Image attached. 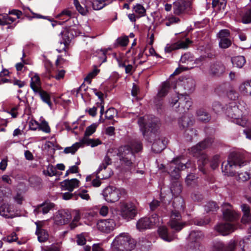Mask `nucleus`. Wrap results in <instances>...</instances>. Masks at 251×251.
Here are the masks:
<instances>
[{
    "label": "nucleus",
    "mask_w": 251,
    "mask_h": 251,
    "mask_svg": "<svg viewBox=\"0 0 251 251\" xmlns=\"http://www.w3.org/2000/svg\"><path fill=\"white\" fill-rule=\"evenodd\" d=\"M180 158H177L175 159L171 163L169 173L171 177L175 179L179 178L180 177V171L186 168L187 164L184 162H179Z\"/></svg>",
    "instance_id": "12"
},
{
    "label": "nucleus",
    "mask_w": 251,
    "mask_h": 251,
    "mask_svg": "<svg viewBox=\"0 0 251 251\" xmlns=\"http://www.w3.org/2000/svg\"><path fill=\"white\" fill-rule=\"evenodd\" d=\"M196 115L199 120L203 122H208L210 120V116L202 108L198 109L196 112Z\"/></svg>",
    "instance_id": "32"
},
{
    "label": "nucleus",
    "mask_w": 251,
    "mask_h": 251,
    "mask_svg": "<svg viewBox=\"0 0 251 251\" xmlns=\"http://www.w3.org/2000/svg\"><path fill=\"white\" fill-rule=\"evenodd\" d=\"M247 160L244 154L241 153H231L226 162H224L222 165L223 173L225 175L232 176L235 172V168L238 166L241 167L245 166Z\"/></svg>",
    "instance_id": "4"
},
{
    "label": "nucleus",
    "mask_w": 251,
    "mask_h": 251,
    "mask_svg": "<svg viewBox=\"0 0 251 251\" xmlns=\"http://www.w3.org/2000/svg\"><path fill=\"white\" fill-rule=\"evenodd\" d=\"M100 179H102L98 177L97 170L95 174L88 176L86 178V181H92V185L95 187H98L100 185L101 181Z\"/></svg>",
    "instance_id": "33"
},
{
    "label": "nucleus",
    "mask_w": 251,
    "mask_h": 251,
    "mask_svg": "<svg viewBox=\"0 0 251 251\" xmlns=\"http://www.w3.org/2000/svg\"><path fill=\"white\" fill-rule=\"evenodd\" d=\"M170 104L176 111L184 113L192 106V101L188 95L177 94L172 97Z\"/></svg>",
    "instance_id": "6"
},
{
    "label": "nucleus",
    "mask_w": 251,
    "mask_h": 251,
    "mask_svg": "<svg viewBox=\"0 0 251 251\" xmlns=\"http://www.w3.org/2000/svg\"><path fill=\"white\" fill-rule=\"evenodd\" d=\"M111 1V0H94L92 2V6L94 10H100Z\"/></svg>",
    "instance_id": "36"
},
{
    "label": "nucleus",
    "mask_w": 251,
    "mask_h": 251,
    "mask_svg": "<svg viewBox=\"0 0 251 251\" xmlns=\"http://www.w3.org/2000/svg\"><path fill=\"white\" fill-rule=\"evenodd\" d=\"M241 251H251V236L245 237L239 242Z\"/></svg>",
    "instance_id": "31"
},
{
    "label": "nucleus",
    "mask_w": 251,
    "mask_h": 251,
    "mask_svg": "<svg viewBox=\"0 0 251 251\" xmlns=\"http://www.w3.org/2000/svg\"><path fill=\"white\" fill-rule=\"evenodd\" d=\"M170 89V85L169 81H165L161 84L160 88L158 92L155 103L158 112L162 111V102L158 99L165 97L168 93Z\"/></svg>",
    "instance_id": "16"
},
{
    "label": "nucleus",
    "mask_w": 251,
    "mask_h": 251,
    "mask_svg": "<svg viewBox=\"0 0 251 251\" xmlns=\"http://www.w3.org/2000/svg\"><path fill=\"white\" fill-rule=\"evenodd\" d=\"M213 142V139L212 137L207 138L203 141L193 147L190 150V153L193 156L198 158L199 169L203 173H205L203 167L207 163L208 160L207 155L204 153L203 151L209 147Z\"/></svg>",
    "instance_id": "3"
},
{
    "label": "nucleus",
    "mask_w": 251,
    "mask_h": 251,
    "mask_svg": "<svg viewBox=\"0 0 251 251\" xmlns=\"http://www.w3.org/2000/svg\"><path fill=\"white\" fill-rule=\"evenodd\" d=\"M74 5L76 9V10L82 15H85L87 12V9L85 6H82L79 3V1L77 0H74Z\"/></svg>",
    "instance_id": "49"
},
{
    "label": "nucleus",
    "mask_w": 251,
    "mask_h": 251,
    "mask_svg": "<svg viewBox=\"0 0 251 251\" xmlns=\"http://www.w3.org/2000/svg\"><path fill=\"white\" fill-rule=\"evenodd\" d=\"M170 191L173 195L176 196L177 195L179 194L181 191V186L178 182H176L171 187Z\"/></svg>",
    "instance_id": "54"
},
{
    "label": "nucleus",
    "mask_w": 251,
    "mask_h": 251,
    "mask_svg": "<svg viewBox=\"0 0 251 251\" xmlns=\"http://www.w3.org/2000/svg\"><path fill=\"white\" fill-rule=\"evenodd\" d=\"M236 226L230 223H221L215 226V230L223 235H226L233 232Z\"/></svg>",
    "instance_id": "19"
},
{
    "label": "nucleus",
    "mask_w": 251,
    "mask_h": 251,
    "mask_svg": "<svg viewBox=\"0 0 251 251\" xmlns=\"http://www.w3.org/2000/svg\"><path fill=\"white\" fill-rule=\"evenodd\" d=\"M142 149V145L140 141H132L130 144L120 147L118 149L117 155L121 162L125 165L130 167L135 158V153Z\"/></svg>",
    "instance_id": "2"
},
{
    "label": "nucleus",
    "mask_w": 251,
    "mask_h": 251,
    "mask_svg": "<svg viewBox=\"0 0 251 251\" xmlns=\"http://www.w3.org/2000/svg\"><path fill=\"white\" fill-rule=\"evenodd\" d=\"M71 12L69 10H64L62 11L57 16V17L60 20H63L62 22L64 23L71 20Z\"/></svg>",
    "instance_id": "46"
},
{
    "label": "nucleus",
    "mask_w": 251,
    "mask_h": 251,
    "mask_svg": "<svg viewBox=\"0 0 251 251\" xmlns=\"http://www.w3.org/2000/svg\"><path fill=\"white\" fill-rule=\"evenodd\" d=\"M79 181L76 178L66 179L61 182V185L63 189L72 192L75 188L78 187Z\"/></svg>",
    "instance_id": "24"
},
{
    "label": "nucleus",
    "mask_w": 251,
    "mask_h": 251,
    "mask_svg": "<svg viewBox=\"0 0 251 251\" xmlns=\"http://www.w3.org/2000/svg\"><path fill=\"white\" fill-rule=\"evenodd\" d=\"M116 226L115 221L111 219L101 220L97 223L98 229L104 233H110L113 231Z\"/></svg>",
    "instance_id": "17"
},
{
    "label": "nucleus",
    "mask_w": 251,
    "mask_h": 251,
    "mask_svg": "<svg viewBox=\"0 0 251 251\" xmlns=\"http://www.w3.org/2000/svg\"><path fill=\"white\" fill-rule=\"evenodd\" d=\"M167 141L162 138L156 139L152 145V150L155 153L160 152L166 148Z\"/></svg>",
    "instance_id": "26"
},
{
    "label": "nucleus",
    "mask_w": 251,
    "mask_h": 251,
    "mask_svg": "<svg viewBox=\"0 0 251 251\" xmlns=\"http://www.w3.org/2000/svg\"><path fill=\"white\" fill-rule=\"evenodd\" d=\"M250 178V174L245 172L238 174L237 179L238 181L244 182L247 181Z\"/></svg>",
    "instance_id": "59"
},
{
    "label": "nucleus",
    "mask_w": 251,
    "mask_h": 251,
    "mask_svg": "<svg viewBox=\"0 0 251 251\" xmlns=\"http://www.w3.org/2000/svg\"><path fill=\"white\" fill-rule=\"evenodd\" d=\"M203 234L200 231H193L189 234V239L192 242H199L203 237Z\"/></svg>",
    "instance_id": "43"
},
{
    "label": "nucleus",
    "mask_w": 251,
    "mask_h": 251,
    "mask_svg": "<svg viewBox=\"0 0 251 251\" xmlns=\"http://www.w3.org/2000/svg\"><path fill=\"white\" fill-rule=\"evenodd\" d=\"M138 123L144 137L147 140H149V131L151 133H154L159 128L160 125L158 119L153 116L140 117Z\"/></svg>",
    "instance_id": "5"
},
{
    "label": "nucleus",
    "mask_w": 251,
    "mask_h": 251,
    "mask_svg": "<svg viewBox=\"0 0 251 251\" xmlns=\"http://www.w3.org/2000/svg\"><path fill=\"white\" fill-rule=\"evenodd\" d=\"M128 42L129 40L127 36L120 37L116 39L113 44V47L114 48H117L119 46L125 47L127 45Z\"/></svg>",
    "instance_id": "40"
},
{
    "label": "nucleus",
    "mask_w": 251,
    "mask_h": 251,
    "mask_svg": "<svg viewBox=\"0 0 251 251\" xmlns=\"http://www.w3.org/2000/svg\"><path fill=\"white\" fill-rule=\"evenodd\" d=\"M191 43V41L188 38H186L184 41H179L171 44H168L165 48V51L166 52H171L174 50L186 49Z\"/></svg>",
    "instance_id": "18"
},
{
    "label": "nucleus",
    "mask_w": 251,
    "mask_h": 251,
    "mask_svg": "<svg viewBox=\"0 0 251 251\" xmlns=\"http://www.w3.org/2000/svg\"><path fill=\"white\" fill-rule=\"evenodd\" d=\"M20 107V105L14 106L11 108L10 111H7V112L10 114L13 118H16L18 115V111L21 110Z\"/></svg>",
    "instance_id": "58"
},
{
    "label": "nucleus",
    "mask_w": 251,
    "mask_h": 251,
    "mask_svg": "<svg viewBox=\"0 0 251 251\" xmlns=\"http://www.w3.org/2000/svg\"><path fill=\"white\" fill-rule=\"evenodd\" d=\"M236 245L235 240H231L226 245H225L221 242H218L215 243L214 247L218 251H234Z\"/></svg>",
    "instance_id": "21"
},
{
    "label": "nucleus",
    "mask_w": 251,
    "mask_h": 251,
    "mask_svg": "<svg viewBox=\"0 0 251 251\" xmlns=\"http://www.w3.org/2000/svg\"><path fill=\"white\" fill-rule=\"evenodd\" d=\"M150 220V222L151 226L157 225L159 224V218L157 214H152L151 217L148 218Z\"/></svg>",
    "instance_id": "63"
},
{
    "label": "nucleus",
    "mask_w": 251,
    "mask_h": 251,
    "mask_svg": "<svg viewBox=\"0 0 251 251\" xmlns=\"http://www.w3.org/2000/svg\"><path fill=\"white\" fill-rule=\"evenodd\" d=\"M133 12L136 15L137 18H139L146 15V10L142 4L138 3L133 6Z\"/></svg>",
    "instance_id": "34"
},
{
    "label": "nucleus",
    "mask_w": 251,
    "mask_h": 251,
    "mask_svg": "<svg viewBox=\"0 0 251 251\" xmlns=\"http://www.w3.org/2000/svg\"><path fill=\"white\" fill-rule=\"evenodd\" d=\"M0 215L5 218H13L15 216L12 205L3 203L0 206Z\"/></svg>",
    "instance_id": "23"
},
{
    "label": "nucleus",
    "mask_w": 251,
    "mask_h": 251,
    "mask_svg": "<svg viewBox=\"0 0 251 251\" xmlns=\"http://www.w3.org/2000/svg\"><path fill=\"white\" fill-rule=\"evenodd\" d=\"M43 172L45 176H52L57 175L56 168L52 165H49L47 166V169L44 170Z\"/></svg>",
    "instance_id": "45"
},
{
    "label": "nucleus",
    "mask_w": 251,
    "mask_h": 251,
    "mask_svg": "<svg viewBox=\"0 0 251 251\" xmlns=\"http://www.w3.org/2000/svg\"><path fill=\"white\" fill-rule=\"evenodd\" d=\"M217 204L214 201L209 202L205 206V210L207 212L215 211L218 209Z\"/></svg>",
    "instance_id": "57"
},
{
    "label": "nucleus",
    "mask_w": 251,
    "mask_h": 251,
    "mask_svg": "<svg viewBox=\"0 0 251 251\" xmlns=\"http://www.w3.org/2000/svg\"><path fill=\"white\" fill-rule=\"evenodd\" d=\"M194 121L191 118L186 115L182 116L178 120V124L180 128L185 129V136L186 140L191 141L193 136L197 135V130L193 128H189L193 125Z\"/></svg>",
    "instance_id": "9"
},
{
    "label": "nucleus",
    "mask_w": 251,
    "mask_h": 251,
    "mask_svg": "<svg viewBox=\"0 0 251 251\" xmlns=\"http://www.w3.org/2000/svg\"><path fill=\"white\" fill-rule=\"evenodd\" d=\"M113 246H118L127 251L133 250L136 245L135 240L127 233H122L116 236L113 241Z\"/></svg>",
    "instance_id": "8"
},
{
    "label": "nucleus",
    "mask_w": 251,
    "mask_h": 251,
    "mask_svg": "<svg viewBox=\"0 0 251 251\" xmlns=\"http://www.w3.org/2000/svg\"><path fill=\"white\" fill-rule=\"evenodd\" d=\"M125 193V190L123 189L108 186L103 189L102 195L105 201L108 202L113 203L118 201L121 196Z\"/></svg>",
    "instance_id": "10"
},
{
    "label": "nucleus",
    "mask_w": 251,
    "mask_h": 251,
    "mask_svg": "<svg viewBox=\"0 0 251 251\" xmlns=\"http://www.w3.org/2000/svg\"><path fill=\"white\" fill-rule=\"evenodd\" d=\"M36 234L38 237V240L40 242H44L47 241L49 237V235L48 232L42 229L41 227H39L38 224L36 223Z\"/></svg>",
    "instance_id": "29"
},
{
    "label": "nucleus",
    "mask_w": 251,
    "mask_h": 251,
    "mask_svg": "<svg viewBox=\"0 0 251 251\" xmlns=\"http://www.w3.org/2000/svg\"><path fill=\"white\" fill-rule=\"evenodd\" d=\"M222 211L224 219L229 222H234L239 217V214L233 209L232 205L228 203H224Z\"/></svg>",
    "instance_id": "14"
},
{
    "label": "nucleus",
    "mask_w": 251,
    "mask_h": 251,
    "mask_svg": "<svg viewBox=\"0 0 251 251\" xmlns=\"http://www.w3.org/2000/svg\"><path fill=\"white\" fill-rule=\"evenodd\" d=\"M16 19L9 16L8 14H0V25H5L11 24L15 21Z\"/></svg>",
    "instance_id": "41"
},
{
    "label": "nucleus",
    "mask_w": 251,
    "mask_h": 251,
    "mask_svg": "<svg viewBox=\"0 0 251 251\" xmlns=\"http://www.w3.org/2000/svg\"><path fill=\"white\" fill-rule=\"evenodd\" d=\"M98 125L96 124H93L88 126L85 131V136H89L93 134L97 127Z\"/></svg>",
    "instance_id": "55"
},
{
    "label": "nucleus",
    "mask_w": 251,
    "mask_h": 251,
    "mask_svg": "<svg viewBox=\"0 0 251 251\" xmlns=\"http://www.w3.org/2000/svg\"><path fill=\"white\" fill-rule=\"evenodd\" d=\"M173 206L175 209L172 211L169 225L174 231L172 233H169L165 226H160L158 229L160 237L163 240L169 242L176 239V232H179L186 225V222L180 221L181 215L180 212L183 211L185 207L183 200L181 198L176 197L173 201Z\"/></svg>",
    "instance_id": "1"
},
{
    "label": "nucleus",
    "mask_w": 251,
    "mask_h": 251,
    "mask_svg": "<svg viewBox=\"0 0 251 251\" xmlns=\"http://www.w3.org/2000/svg\"><path fill=\"white\" fill-rule=\"evenodd\" d=\"M241 222L244 224H251V212L247 215L246 214H244L241 219Z\"/></svg>",
    "instance_id": "64"
},
{
    "label": "nucleus",
    "mask_w": 251,
    "mask_h": 251,
    "mask_svg": "<svg viewBox=\"0 0 251 251\" xmlns=\"http://www.w3.org/2000/svg\"><path fill=\"white\" fill-rule=\"evenodd\" d=\"M30 85L34 93L41 89L40 79L37 74H35L31 77Z\"/></svg>",
    "instance_id": "30"
},
{
    "label": "nucleus",
    "mask_w": 251,
    "mask_h": 251,
    "mask_svg": "<svg viewBox=\"0 0 251 251\" xmlns=\"http://www.w3.org/2000/svg\"><path fill=\"white\" fill-rule=\"evenodd\" d=\"M86 240L83 233L78 234L76 236V243L77 245L82 246L85 244Z\"/></svg>",
    "instance_id": "62"
},
{
    "label": "nucleus",
    "mask_w": 251,
    "mask_h": 251,
    "mask_svg": "<svg viewBox=\"0 0 251 251\" xmlns=\"http://www.w3.org/2000/svg\"><path fill=\"white\" fill-rule=\"evenodd\" d=\"M82 144L80 142H76L72 146L66 147L64 149L63 152L66 154H74L77 150L81 147Z\"/></svg>",
    "instance_id": "44"
},
{
    "label": "nucleus",
    "mask_w": 251,
    "mask_h": 251,
    "mask_svg": "<svg viewBox=\"0 0 251 251\" xmlns=\"http://www.w3.org/2000/svg\"><path fill=\"white\" fill-rule=\"evenodd\" d=\"M99 71V70L95 69L92 71L90 72L85 78V81L90 84L92 79L94 78L98 74Z\"/></svg>",
    "instance_id": "52"
},
{
    "label": "nucleus",
    "mask_w": 251,
    "mask_h": 251,
    "mask_svg": "<svg viewBox=\"0 0 251 251\" xmlns=\"http://www.w3.org/2000/svg\"><path fill=\"white\" fill-rule=\"evenodd\" d=\"M151 226L150 220L147 217L140 219L136 224V227L139 230L151 228Z\"/></svg>",
    "instance_id": "28"
},
{
    "label": "nucleus",
    "mask_w": 251,
    "mask_h": 251,
    "mask_svg": "<svg viewBox=\"0 0 251 251\" xmlns=\"http://www.w3.org/2000/svg\"><path fill=\"white\" fill-rule=\"evenodd\" d=\"M242 22L244 24H250L251 23V7L245 9L241 13Z\"/></svg>",
    "instance_id": "37"
},
{
    "label": "nucleus",
    "mask_w": 251,
    "mask_h": 251,
    "mask_svg": "<svg viewBox=\"0 0 251 251\" xmlns=\"http://www.w3.org/2000/svg\"><path fill=\"white\" fill-rule=\"evenodd\" d=\"M53 206L54 204L52 203H43L36 207L34 210V213L36 215L41 213L45 214L48 213Z\"/></svg>",
    "instance_id": "27"
},
{
    "label": "nucleus",
    "mask_w": 251,
    "mask_h": 251,
    "mask_svg": "<svg viewBox=\"0 0 251 251\" xmlns=\"http://www.w3.org/2000/svg\"><path fill=\"white\" fill-rule=\"evenodd\" d=\"M111 163V159L108 156H106L97 170L98 177L101 179H107L110 177L113 173L110 170H106V168Z\"/></svg>",
    "instance_id": "15"
},
{
    "label": "nucleus",
    "mask_w": 251,
    "mask_h": 251,
    "mask_svg": "<svg viewBox=\"0 0 251 251\" xmlns=\"http://www.w3.org/2000/svg\"><path fill=\"white\" fill-rule=\"evenodd\" d=\"M183 85H184L185 90L187 91L189 93H191L194 90L195 82L193 78H188L183 81Z\"/></svg>",
    "instance_id": "38"
},
{
    "label": "nucleus",
    "mask_w": 251,
    "mask_h": 251,
    "mask_svg": "<svg viewBox=\"0 0 251 251\" xmlns=\"http://www.w3.org/2000/svg\"><path fill=\"white\" fill-rule=\"evenodd\" d=\"M231 61L233 66L241 68L246 63L245 58L243 56H237L233 57Z\"/></svg>",
    "instance_id": "39"
},
{
    "label": "nucleus",
    "mask_w": 251,
    "mask_h": 251,
    "mask_svg": "<svg viewBox=\"0 0 251 251\" xmlns=\"http://www.w3.org/2000/svg\"><path fill=\"white\" fill-rule=\"evenodd\" d=\"M39 127L40 129L46 133H49L50 132V128L49 124L48 122L45 120L41 122L39 126Z\"/></svg>",
    "instance_id": "56"
},
{
    "label": "nucleus",
    "mask_w": 251,
    "mask_h": 251,
    "mask_svg": "<svg viewBox=\"0 0 251 251\" xmlns=\"http://www.w3.org/2000/svg\"><path fill=\"white\" fill-rule=\"evenodd\" d=\"M114 57L118 62V66L121 68L122 66H125V63L127 62L126 59L123 53H119L118 54H114Z\"/></svg>",
    "instance_id": "47"
},
{
    "label": "nucleus",
    "mask_w": 251,
    "mask_h": 251,
    "mask_svg": "<svg viewBox=\"0 0 251 251\" xmlns=\"http://www.w3.org/2000/svg\"><path fill=\"white\" fill-rule=\"evenodd\" d=\"M41 179L37 176H32L29 178V182L30 185L33 187H36L41 183Z\"/></svg>",
    "instance_id": "50"
},
{
    "label": "nucleus",
    "mask_w": 251,
    "mask_h": 251,
    "mask_svg": "<svg viewBox=\"0 0 251 251\" xmlns=\"http://www.w3.org/2000/svg\"><path fill=\"white\" fill-rule=\"evenodd\" d=\"M231 45V41L228 38H224L220 39L219 47L222 49H226Z\"/></svg>",
    "instance_id": "53"
},
{
    "label": "nucleus",
    "mask_w": 251,
    "mask_h": 251,
    "mask_svg": "<svg viewBox=\"0 0 251 251\" xmlns=\"http://www.w3.org/2000/svg\"><path fill=\"white\" fill-rule=\"evenodd\" d=\"M194 61V57L190 53H186L182 55L180 59V63L186 64L187 66L179 65V67L177 68L174 72L173 75H177L181 72L190 70L194 67L193 66H190L189 65L193 63Z\"/></svg>",
    "instance_id": "13"
},
{
    "label": "nucleus",
    "mask_w": 251,
    "mask_h": 251,
    "mask_svg": "<svg viewBox=\"0 0 251 251\" xmlns=\"http://www.w3.org/2000/svg\"><path fill=\"white\" fill-rule=\"evenodd\" d=\"M230 32L228 29H222L219 31L218 34V37L220 39L227 38L229 37Z\"/></svg>",
    "instance_id": "61"
},
{
    "label": "nucleus",
    "mask_w": 251,
    "mask_h": 251,
    "mask_svg": "<svg viewBox=\"0 0 251 251\" xmlns=\"http://www.w3.org/2000/svg\"><path fill=\"white\" fill-rule=\"evenodd\" d=\"M117 114L116 110L114 108H110L105 112V118L109 120L112 119Z\"/></svg>",
    "instance_id": "60"
},
{
    "label": "nucleus",
    "mask_w": 251,
    "mask_h": 251,
    "mask_svg": "<svg viewBox=\"0 0 251 251\" xmlns=\"http://www.w3.org/2000/svg\"><path fill=\"white\" fill-rule=\"evenodd\" d=\"M226 6V0H213L212 6L218 9H224Z\"/></svg>",
    "instance_id": "48"
},
{
    "label": "nucleus",
    "mask_w": 251,
    "mask_h": 251,
    "mask_svg": "<svg viewBox=\"0 0 251 251\" xmlns=\"http://www.w3.org/2000/svg\"><path fill=\"white\" fill-rule=\"evenodd\" d=\"M226 67L220 62H215L211 64L209 73L211 75L215 76H220L225 72Z\"/></svg>",
    "instance_id": "20"
},
{
    "label": "nucleus",
    "mask_w": 251,
    "mask_h": 251,
    "mask_svg": "<svg viewBox=\"0 0 251 251\" xmlns=\"http://www.w3.org/2000/svg\"><path fill=\"white\" fill-rule=\"evenodd\" d=\"M35 93L38 95L43 101L47 103L49 105H51V103L50 100V97L46 92L41 89L38 91L35 92Z\"/></svg>",
    "instance_id": "42"
},
{
    "label": "nucleus",
    "mask_w": 251,
    "mask_h": 251,
    "mask_svg": "<svg viewBox=\"0 0 251 251\" xmlns=\"http://www.w3.org/2000/svg\"><path fill=\"white\" fill-rule=\"evenodd\" d=\"M72 219V215L68 211L62 210L55 217V222L58 225H65Z\"/></svg>",
    "instance_id": "22"
},
{
    "label": "nucleus",
    "mask_w": 251,
    "mask_h": 251,
    "mask_svg": "<svg viewBox=\"0 0 251 251\" xmlns=\"http://www.w3.org/2000/svg\"><path fill=\"white\" fill-rule=\"evenodd\" d=\"M226 114L231 122L243 127L247 125V120L242 117V110L234 102L230 103V105L226 108Z\"/></svg>",
    "instance_id": "7"
},
{
    "label": "nucleus",
    "mask_w": 251,
    "mask_h": 251,
    "mask_svg": "<svg viewBox=\"0 0 251 251\" xmlns=\"http://www.w3.org/2000/svg\"><path fill=\"white\" fill-rule=\"evenodd\" d=\"M239 90L244 95H251V80L242 83L239 86Z\"/></svg>",
    "instance_id": "35"
},
{
    "label": "nucleus",
    "mask_w": 251,
    "mask_h": 251,
    "mask_svg": "<svg viewBox=\"0 0 251 251\" xmlns=\"http://www.w3.org/2000/svg\"><path fill=\"white\" fill-rule=\"evenodd\" d=\"M190 5L189 2L180 0L174 2V12L176 15H180Z\"/></svg>",
    "instance_id": "25"
},
{
    "label": "nucleus",
    "mask_w": 251,
    "mask_h": 251,
    "mask_svg": "<svg viewBox=\"0 0 251 251\" xmlns=\"http://www.w3.org/2000/svg\"><path fill=\"white\" fill-rule=\"evenodd\" d=\"M120 211L122 218L127 221L133 219L137 214L136 207L131 202L122 203Z\"/></svg>",
    "instance_id": "11"
},
{
    "label": "nucleus",
    "mask_w": 251,
    "mask_h": 251,
    "mask_svg": "<svg viewBox=\"0 0 251 251\" xmlns=\"http://www.w3.org/2000/svg\"><path fill=\"white\" fill-rule=\"evenodd\" d=\"M180 22V19L174 16H169L166 18V21L165 25L166 26H170L172 25L178 23Z\"/></svg>",
    "instance_id": "51"
}]
</instances>
